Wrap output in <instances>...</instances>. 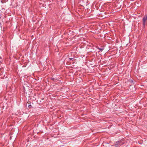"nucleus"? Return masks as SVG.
<instances>
[{"mask_svg": "<svg viewBox=\"0 0 147 147\" xmlns=\"http://www.w3.org/2000/svg\"><path fill=\"white\" fill-rule=\"evenodd\" d=\"M125 140L123 139L117 141L114 145L111 146V147H120V146L125 144Z\"/></svg>", "mask_w": 147, "mask_h": 147, "instance_id": "nucleus-1", "label": "nucleus"}, {"mask_svg": "<svg viewBox=\"0 0 147 147\" xmlns=\"http://www.w3.org/2000/svg\"><path fill=\"white\" fill-rule=\"evenodd\" d=\"M147 21V15H145L144 17L142 19L143 25L144 27H145L146 25V23Z\"/></svg>", "mask_w": 147, "mask_h": 147, "instance_id": "nucleus-2", "label": "nucleus"}, {"mask_svg": "<svg viewBox=\"0 0 147 147\" xmlns=\"http://www.w3.org/2000/svg\"><path fill=\"white\" fill-rule=\"evenodd\" d=\"M98 49L101 51H102L104 49L103 48H98Z\"/></svg>", "mask_w": 147, "mask_h": 147, "instance_id": "nucleus-3", "label": "nucleus"}, {"mask_svg": "<svg viewBox=\"0 0 147 147\" xmlns=\"http://www.w3.org/2000/svg\"><path fill=\"white\" fill-rule=\"evenodd\" d=\"M28 107H29V108H30L31 107V105H29L28 106Z\"/></svg>", "mask_w": 147, "mask_h": 147, "instance_id": "nucleus-4", "label": "nucleus"}, {"mask_svg": "<svg viewBox=\"0 0 147 147\" xmlns=\"http://www.w3.org/2000/svg\"><path fill=\"white\" fill-rule=\"evenodd\" d=\"M73 59L72 58H69V59L70 60H72Z\"/></svg>", "mask_w": 147, "mask_h": 147, "instance_id": "nucleus-5", "label": "nucleus"}, {"mask_svg": "<svg viewBox=\"0 0 147 147\" xmlns=\"http://www.w3.org/2000/svg\"><path fill=\"white\" fill-rule=\"evenodd\" d=\"M54 78H51V80H54Z\"/></svg>", "mask_w": 147, "mask_h": 147, "instance_id": "nucleus-6", "label": "nucleus"}]
</instances>
